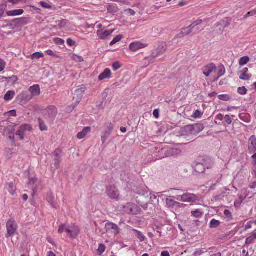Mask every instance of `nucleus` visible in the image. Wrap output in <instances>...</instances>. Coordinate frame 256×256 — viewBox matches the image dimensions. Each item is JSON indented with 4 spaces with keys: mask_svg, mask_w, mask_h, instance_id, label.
<instances>
[{
    "mask_svg": "<svg viewBox=\"0 0 256 256\" xmlns=\"http://www.w3.org/2000/svg\"><path fill=\"white\" fill-rule=\"evenodd\" d=\"M140 211V208L136 204L132 202L127 203L122 207V210L124 214L133 215L138 214Z\"/></svg>",
    "mask_w": 256,
    "mask_h": 256,
    "instance_id": "1",
    "label": "nucleus"
},
{
    "mask_svg": "<svg viewBox=\"0 0 256 256\" xmlns=\"http://www.w3.org/2000/svg\"><path fill=\"white\" fill-rule=\"evenodd\" d=\"M7 233L6 234V238H9L14 235L16 232L18 226L13 218L10 219L6 224Z\"/></svg>",
    "mask_w": 256,
    "mask_h": 256,
    "instance_id": "2",
    "label": "nucleus"
},
{
    "mask_svg": "<svg viewBox=\"0 0 256 256\" xmlns=\"http://www.w3.org/2000/svg\"><path fill=\"white\" fill-rule=\"evenodd\" d=\"M32 126L29 124H23L20 126L16 133V136H19L20 140H22L27 132H31Z\"/></svg>",
    "mask_w": 256,
    "mask_h": 256,
    "instance_id": "3",
    "label": "nucleus"
},
{
    "mask_svg": "<svg viewBox=\"0 0 256 256\" xmlns=\"http://www.w3.org/2000/svg\"><path fill=\"white\" fill-rule=\"evenodd\" d=\"M86 90V86L82 85L75 90L74 94V100L76 104H79L80 102L84 96Z\"/></svg>",
    "mask_w": 256,
    "mask_h": 256,
    "instance_id": "4",
    "label": "nucleus"
},
{
    "mask_svg": "<svg viewBox=\"0 0 256 256\" xmlns=\"http://www.w3.org/2000/svg\"><path fill=\"white\" fill-rule=\"evenodd\" d=\"M61 150L59 149L56 150L52 154V158L54 162L52 164V168L56 170L58 168L61 158Z\"/></svg>",
    "mask_w": 256,
    "mask_h": 256,
    "instance_id": "5",
    "label": "nucleus"
},
{
    "mask_svg": "<svg viewBox=\"0 0 256 256\" xmlns=\"http://www.w3.org/2000/svg\"><path fill=\"white\" fill-rule=\"evenodd\" d=\"M196 196L193 194L186 193L182 196H177L176 199L185 202H192L196 200Z\"/></svg>",
    "mask_w": 256,
    "mask_h": 256,
    "instance_id": "6",
    "label": "nucleus"
},
{
    "mask_svg": "<svg viewBox=\"0 0 256 256\" xmlns=\"http://www.w3.org/2000/svg\"><path fill=\"white\" fill-rule=\"evenodd\" d=\"M32 98L33 97L30 94H29L28 92H23L17 97L18 100L22 105L26 104L28 102L32 99Z\"/></svg>",
    "mask_w": 256,
    "mask_h": 256,
    "instance_id": "7",
    "label": "nucleus"
},
{
    "mask_svg": "<svg viewBox=\"0 0 256 256\" xmlns=\"http://www.w3.org/2000/svg\"><path fill=\"white\" fill-rule=\"evenodd\" d=\"M106 193L108 196L112 199L118 200L119 198V192L114 186H108Z\"/></svg>",
    "mask_w": 256,
    "mask_h": 256,
    "instance_id": "8",
    "label": "nucleus"
},
{
    "mask_svg": "<svg viewBox=\"0 0 256 256\" xmlns=\"http://www.w3.org/2000/svg\"><path fill=\"white\" fill-rule=\"evenodd\" d=\"M216 66L214 63H210L205 66L202 68L204 74L206 76H209L212 73L216 72Z\"/></svg>",
    "mask_w": 256,
    "mask_h": 256,
    "instance_id": "9",
    "label": "nucleus"
},
{
    "mask_svg": "<svg viewBox=\"0 0 256 256\" xmlns=\"http://www.w3.org/2000/svg\"><path fill=\"white\" fill-rule=\"evenodd\" d=\"M66 232L70 234L72 238H76L78 235L80 230L78 226L74 224H72L68 228H66Z\"/></svg>",
    "mask_w": 256,
    "mask_h": 256,
    "instance_id": "10",
    "label": "nucleus"
},
{
    "mask_svg": "<svg viewBox=\"0 0 256 256\" xmlns=\"http://www.w3.org/2000/svg\"><path fill=\"white\" fill-rule=\"evenodd\" d=\"M28 18L22 17L14 19L12 21L11 25L16 27H19L24 25H26L28 24Z\"/></svg>",
    "mask_w": 256,
    "mask_h": 256,
    "instance_id": "11",
    "label": "nucleus"
},
{
    "mask_svg": "<svg viewBox=\"0 0 256 256\" xmlns=\"http://www.w3.org/2000/svg\"><path fill=\"white\" fill-rule=\"evenodd\" d=\"M148 46V44H144L140 41H135L129 46L130 50L132 52H136Z\"/></svg>",
    "mask_w": 256,
    "mask_h": 256,
    "instance_id": "12",
    "label": "nucleus"
},
{
    "mask_svg": "<svg viewBox=\"0 0 256 256\" xmlns=\"http://www.w3.org/2000/svg\"><path fill=\"white\" fill-rule=\"evenodd\" d=\"M166 204L168 208H173L174 206L177 208H184L186 204L180 203L171 198L166 199Z\"/></svg>",
    "mask_w": 256,
    "mask_h": 256,
    "instance_id": "13",
    "label": "nucleus"
},
{
    "mask_svg": "<svg viewBox=\"0 0 256 256\" xmlns=\"http://www.w3.org/2000/svg\"><path fill=\"white\" fill-rule=\"evenodd\" d=\"M105 228L107 232H110L114 234H118L120 232V229L118 226L112 222L106 223Z\"/></svg>",
    "mask_w": 256,
    "mask_h": 256,
    "instance_id": "14",
    "label": "nucleus"
},
{
    "mask_svg": "<svg viewBox=\"0 0 256 256\" xmlns=\"http://www.w3.org/2000/svg\"><path fill=\"white\" fill-rule=\"evenodd\" d=\"M166 44L165 42L160 43L158 48L152 52L154 57H157L162 54L166 50Z\"/></svg>",
    "mask_w": 256,
    "mask_h": 256,
    "instance_id": "15",
    "label": "nucleus"
},
{
    "mask_svg": "<svg viewBox=\"0 0 256 256\" xmlns=\"http://www.w3.org/2000/svg\"><path fill=\"white\" fill-rule=\"evenodd\" d=\"M39 184V182L38 181V179L36 178L34 176H30L29 178V181L28 182V186L30 188H31L32 190L34 192V194H35L38 184Z\"/></svg>",
    "mask_w": 256,
    "mask_h": 256,
    "instance_id": "16",
    "label": "nucleus"
},
{
    "mask_svg": "<svg viewBox=\"0 0 256 256\" xmlns=\"http://www.w3.org/2000/svg\"><path fill=\"white\" fill-rule=\"evenodd\" d=\"M201 158L202 162L203 163L205 170L212 168L214 164V160L208 157H200Z\"/></svg>",
    "mask_w": 256,
    "mask_h": 256,
    "instance_id": "17",
    "label": "nucleus"
},
{
    "mask_svg": "<svg viewBox=\"0 0 256 256\" xmlns=\"http://www.w3.org/2000/svg\"><path fill=\"white\" fill-rule=\"evenodd\" d=\"M201 158H198L194 162V170L198 173H203L205 168L202 162H201Z\"/></svg>",
    "mask_w": 256,
    "mask_h": 256,
    "instance_id": "18",
    "label": "nucleus"
},
{
    "mask_svg": "<svg viewBox=\"0 0 256 256\" xmlns=\"http://www.w3.org/2000/svg\"><path fill=\"white\" fill-rule=\"evenodd\" d=\"M28 92L33 98L38 96L40 94V86L38 84H34L30 87Z\"/></svg>",
    "mask_w": 256,
    "mask_h": 256,
    "instance_id": "19",
    "label": "nucleus"
},
{
    "mask_svg": "<svg viewBox=\"0 0 256 256\" xmlns=\"http://www.w3.org/2000/svg\"><path fill=\"white\" fill-rule=\"evenodd\" d=\"M114 30H98L97 32V34L98 38L101 40H104L108 36L111 35L114 32Z\"/></svg>",
    "mask_w": 256,
    "mask_h": 256,
    "instance_id": "20",
    "label": "nucleus"
},
{
    "mask_svg": "<svg viewBox=\"0 0 256 256\" xmlns=\"http://www.w3.org/2000/svg\"><path fill=\"white\" fill-rule=\"evenodd\" d=\"M248 150L250 152H256V138L254 136H251L248 140Z\"/></svg>",
    "mask_w": 256,
    "mask_h": 256,
    "instance_id": "21",
    "label": "nucleus"
},
{
    "mask_svg": "<svg viewBox=\"0 0 256 256\" xmlns=\"http://www.w3.org/2000/svg\"><path fill=\"white\" fill-rule=\"evenodd\" d=\"M182 152L179 148H174L168 150L166 153V156H176L182 154Z\"/></svg>",
    "mask_w": 256,
    "mask_h": 256,
    "instance_id": "22",
    "label": "nucleus"
},
{
    "mask_svg": "<svg viewBox=\"0 0 256 256\" xmlns=\"http://www.w3.org/2000/svg\"><path fill=\"white\" fill-rule=\"evenodd\" d=\"M216 74L214 77V80H217L220 77L224 76L226 72V70L223 65H221L216 68Z\"/></svg>",
    "mask_w": 256,
    "mask_h": 256,
    "instance_id": "23",
    "label": "nucleus"
},
{
    "mask_svg": "<svg viewBox=\"0 0 256 256\" xmlns=\"http://www.w3.org/2000/svg\"><path fill=\"white\" fill-rule=\"evenodd\" d=\"M112 74L111 70L110 68H106L104 72L100 74L98 76V80H102L106 78H108Z\"/></svg>",
    "mask_w": 256,
    "mask_h": 256,
    "instance_id": "24",
    "label": "nucleus"
},
{
    "mask_svg": "<svg viewBox=\"0 0 256 256\" xmlns=\"http://www.w3.org/2000/svg\"><path fill=\"white\" fill-rule=\"evenodd\" d=\"M5 189L12 196H14L16 194V188L12 182H8L6 184Z\"/></svg>",
    "mask_w": 256,
    "mask_h": 256,
    "instance_id": "25",
    "label": "nucleus"
},
{
    "mask_svg": "<svg viewBox=\"0 0 256 256\" xmlns=\"http://www.w3.org/2000/svg\"><path fill=\"white\" fill-rule=\"evenodd\" d=\"M24 12V10L22 9L14 10H9L6 12V14L8 16H18L22 14Z\"/></svg>",
    "mask_w": 256,
    "mask_h": 256,
    "instance_id": "26",
    "label": "nucleus"
},
{
    "mask_svg": "<svg viewBox=\"0 0 256 256\" xmlns=\"http://www.w3.org/2000/svg\"><path fill=\"white\" fill-rule=\"evenodd\" d=\"M248 68H244L240 72V78L241 80H250V76L248 74Z\"/></svg>",
    "mask_w": 256,
    "mask_h": 256,
    "instance_id": "27",
    "label": "nucleus"
},
{
    "mask_svg": "<svg viewBox=\"0 0 256 256\" xmlns=\"http://www.w3.org/2000/svg\"><path fill=\"white\" fill-rule=\"evenodd\" d=\"M91 130L90 127L88 126L83 128L81 132H80L77 134V138L78 139H82L84 138L88 134Z\"/></svg>",
    "mask_w": 256,
    "mask_h": 256,
    "instance_id": "28",
    "label": "nucleus"
},
{
    "mask_svg": "<svg viewBox=\"0 0 256 256\" xmlns=\"http://www.w3.org/2000/svg\"><path fill=\"white\" fill-rule=\"evenodd\" d=\"M190 33V30H188L186 28H182L180 32L176 36V38H180L185 36L188 35Z\"/></svg>",
    "mask_w": 256,
    "mask_h": 256,
    "instance_id": "29",
    "label": "nucleus"
},
{
    "mask_svg": "<svg viewBox=\"0 0 256 256\" xmlns=\"http://www.w3.org/2000/svg\"><path fill=\"white\" fill-rule=\"evenodd\" d=\"M15 96V92L13 90L8 91L4 95V99L6 101L12 100Z\"/></svg>",
    "mask_w": 256,
    "mask_h": 256,
    "instance_id": "30",
    "label": "nucleus"
},
{
    "mask_svg": "<svg viewBox=\"0 0 256 256\" xmlns=\"http://www.w3.org/2000/svg\"><path fill=\"white\" fill-rule=\"evenodd\" d=\"M230 23V20L226 18L219 22V25L221 26L223 28L228 27Z\"/></svg>",
    "mask_w": 256,
    "mask_h": 256,
    "instance_id": "31",
    "label": "nucleus"
},
{
    "mask_svg": "<svg viewBox=\"0 0 256 256\" xmlns=\"http://www.w3.org/2000/svg\"><path fill=\"white\" fill-rule=\"evenodd\" d=\"M54 196L52 194H48L46 196V200L48 203L53 207L56 208L54 204Z\"/></svg>",
    "mask_w": 256,
    "mask_h": 256,
    "instance_id": "32",
    "label": "nucleus"
},
{
    "mask_svg": "<svg viewBox=\"0 0 256 256\" xmlns=\"http://www.w3.org/2000/svg\"><path fill=\"white\" fill-rule=\"evenodd\" d=\"M220 224V221L215 219H212L210 223V227L212 228H218Z\"/></svg>",
    "mask_w": 256,
    "mask_h": 256,
    "instance_id": "33",
    "label": "nucleus"
},
{
    "mask_svg": "<svg viewBox=\"0 0 256 256\" xmlns=\"http://www.w3.org/2000/svg\"><path fill=\"white\" fill-rule=\"evenodd\" d=\"M256 240V233H254L250 236L247 238L246 240V243L247 244H250Z\"/></svg>",
    "mask_w": 256,
    "mask_h": 256,
    "instance_id": "34",
    "label": "nucleus"
},
{
    "mask_svg": "<svg viewBox=\"0 0 256 256\" xmlns=\"http://www.w3.org/2000/svg\"><path fill=\"white\" fill-rule=\"evenodd\" d=\"M250 61V58L247 56H243L239 60V64L240 66H242L246 64Z\"/></svg>",
    "mask_w": 256,
    "mask_h": 256,
    "instance_id": "35",
    "label": "nucleus"
},
{
    "mask_svg": "<svg viewBox=\"0 0 256 256\" xmlns=\"http://www.w3.org/2000/svg\"><path fill=\"white\" fill-rule=\"evenodd\" d=\"M203 212L200 210H196L192 212V215L196 218H201L203 215Z\"/></svg>",
    "mask_w": 256,
    "mask_h": 256,
    "instance_id": "36",
    "label": "nucleus"
},
{
    "mask_svg": "<svg viewBox=\"0 0 256 256\" xmlns=\"http://www.w3.org/2000/svg\"><path fill=\"white\" fill-rule=\"evenodd\" d=\"M204 124H198L194 126V130L198 132H200L204 130Z\"/></svg>",
    "mask_w": 256,
    "mask_h": 256,
    "instance_id": "37",
    "label": "nucleus"
},
{
    "mask_svg": "<svg viewBox=\"0 0 256 256\" xmlns=\"http://www.w3.org/2000/svg\"><path fill=\"white\" fill-rule=\"evenodd\" d=\"M132 230L138 234V238L140 242H144L146 240V236L140 231L134 229H133Z\"/></svg>",
    "mask_w": 256,
    "mask_h": 256,
    "instance_id": "38",
    "label": "nucleus"
},
{
    "mask_svg": "<svg viewBox=\"0 0 256 256\" xmlns=\"http://www.w3.org/2000/svg\"><path fill=\"white\" fill-rule=\"evenodd\" d=\"M39 4L40 6L45 8L50 9L52 8V6L50 2L42 1L39 2Z\"/></svg>",
    "mask_w": 256,
    "mask_h": 256,
    "instance_id": "39",
    "label": "nucleus"
},
{
    "mask_svg": "<svg viewBox=\"0 0 256 256\" xmlns=\"http://www.w3.org/2000/svg\"><path fill=\"white\" fill-rule=\"evenodd\" d=\"M202 112L199 110H196L194 112L192 117L194 118H200L202 116Z\"/></svg>",
    "mask_w": 256,
    "mask_h": 256,
    "instance_id": "40",
    "label": "nucleus"
},
{
    "mask_svg": "<svg viewBox=\"0 0 256 256\" xmlns=\"http://www.w3.org/2000/svg\"><path fill=\"white\" fill-rule=\"evenodd\" d=\"M122 38V36L120 35H118L116 36L113 40L110 42V46H113L118 42H120Z\"/></svg>",
    "mask_w": 256,
    "mask_h": 256,
    "instance_id": "41",
    "label": "nucleus"
},
{
    "mask_svg": "<svg viewBox=\"0 0 256 256\" xmlns=\"http://www.w3.org/2000/svg\"><path fill=\"white\" fill-rule=\"evenodd\" d=\"M38 122H39V126H40V130L42 131H46V130H48V127L44 124V123L42 120H41L40 119L38 120Z\"/></svg>",
    "mask_w": 256,
    "mask_h": 256,
    "instance_id": "42",
    "label": "nucleus"
},
{
    "mask_svg": "<svg viewBox=\"0 0 256 256\" xmlns=\"http://www.w3.org/2000/svg\"><path fill=\"white\" fill-rule=\"evenodd\" d=\"M44 56V54L42 52H36L32 54V59L36 58L39 59L40 58H42Z\"/></svg>",
    "mask_w": 256,
    "mask_h": 256,
    "instance_id": "43",
    "label": "nucleus"
},
{
    "mask_svg": "<svg viewBox=\"0 0 256 256\" xmlns=\"http://www.w3.org/2000/svg\"><path fill=\"white\" fill-rule=\"evenodd\" d=\"M247 92L246 88L244 86L238 88V93L242 95L246 94Z\"/></svg>",
    "mask_w": 256,
    "mask_h": 256,
    "instance_id": "44",
    "label": "nucleus"
},
{
    "mask_svg": "<svg viewBox=\"0 0 256 256\" xmlns=\"http://www.w3.org/2000/svg\"><path fill=\"white\" fill-rule=\"evenodd\" d=\"M106 246L104 244H100L98 250V252L100 254H102L105 251Z\"/></svg>",
    "mask_w": 256,
    "mask_h": 256,
    "instance_id": "45",
    "label": "nucleus"
},
{
    "mask_svg": "<svg viewBox=\"0 0 256 256\" xmlns=\"http://www.w3.org/2000/svg\"><path fill=\"white\" fill-rule=\"evenodd\" d=\"M256 15V8L250 12H248L244 16V18H246L248 17Z\"/></svg>",
    "mask_w": 256,
    "mask_h": 256,
    "instance_id": "46",
    "label": "nucleus"
},
{
    "mask_svg": "<svg viewBox=\"0 0 256 256\" xmlns=\"http://www.w3.org/2000/svg\"><path fill=\"white\" fill-rule=\"evenodd\" d=\"M54 43L56 44L62 45L64 43V40L62 38H56L54 39Z\"/></svg>",
    "mask_w": 256,
    "mask_h": 256,
    "instance_id": "47",
    "label": "nucleus"
},
{
    "mask_svg": "<svg viewBox=\"0 0 256 256\" xmlns=\"http://www.w3.org/2000/svg\"><path fill=\"white\" fill-rule=\"evenodd\" d=\"M6 62L0 58V72L4 70L6 68Z\"/></svg>",
    "mask_w": 256,
    "mask_h": 256,
    "instance_id": "48",
    "label": "nucleus"
},
{
    "mask_svg": "<svg viewBox=\"0 0 256 256\" xmlns=\"http://www.w3.org/2000/svg\"><path fill=\"white\" fill-rule=\"evenodd\" d=\"M68 24V22L66 20H62L59 22L58 23V26L60 28H62L66 26V24Z\"/></svg>",
    "mask_w": 256,
    "mask_h": 256,
    "instance_id": "49",
    "label": "nucleus"
},
{
    "mask_svg": "<svg viewBox=\"0 0 256 256\" xmlns=\"http://www.w3.org/2000/svg\"><path fill=\"white\" fill-rule=\"evenodd\" d=\"M66 228H68L66 224H61L58 228V232L59 234H62L64 232H66Z\"/></svg>",
    "mask_w": 256,
    "mask_h": 256,
    "instance_id": "50",
    "label": "nucleus"
},
{
    "mask_svg": "<svg viewBox=\"0 0 256 256\" xmlns=\"http://www.w3.org/2000/svg\"><path fill=\"white\" fill-rule=\"evenodd\" d=\"M106 128H107V130L106 131V133L108 134V135H110V132H112V130H113V125L111 123L108 124Z\"/></svg>",
    "mask_w": 256,
    "mask_h": 256,
    "instance_id": "51",
    "label": "nucleus"
},
{
    "mask_svg": "<svg viewBox=\"0 0 256 256\" xmlns=\"http://www.w3.org/2000/svg\"><path fill=\"white\" fill-rule=\"evenodd\" d=\"M121 67V64L118 62H115L112 64V68L114 71L117 70Z\"/></svg>",
    "mask_w": 256,
    "mask_h": 256,
    "instance_id": "52",
    "label": "nucleus"
},
{
    "mask_svg": "<svg viewBox=\"0 0 256 256\" xmlns=\"http://www.w3.org/2000/svg\"><path fill=\"white\" fill-rule=\"evenodd\" d=\"M224 120L228 124H230L232 122V119L231 118L230 116L227 114L224 116Z\"/></svg>",
    "mask_w": 256,
    "mask_h": 256,
    "instance_id": "53",
    "label": "nucleus"
},
{
    "mask_svg": "<svg viewBox=\"0 0 256 256\" xmlns=\"http://www.w3.org/2000/svg\"><path fill=\"white\" fill-rule=\"evenodd\" d=\"M220 100H229V96L226 94H220L218 96Z\"/></svg>",
    "mask_w": 256,
    "mask_h": 256,
    "instance_id": "54",
    "label": "nucleus"
},
{
    "mask_svg": "<svg viewBox=\"0 0 256 256\" xmlns=\"http://www.w3.org/2000/svg\"><path fill=\"white\" fill-rule=\"evenodd\" d=\"M224 214L228 218H232V214L230 210H225L224 212Z\"/></svg>",
    "mask_w": 256,
    "mask_h": 256,
    "instance_id": "55",
    "label": "nucleus"
},
{
    "mask_svg": "<svg viewBox=\"0 0 256 256\" xmlns=\"http://www.w3.org/2000/svg\"><path fill=\"white\" fill-rule=\"evenodd\" d=\"M46 54L48 56H52L54 57H58L56 54L51 50H48L46 51Z\"/></svg>",
    "mask_w": 256,
    "mask_h": 256,
    "instance_id": "56",
    "label": "nucleus"
},
{
    "mask_svg": "<svg viewBox=\"0 0 256 256\" xmlns=\"http://www.w3.org/2000/svg\"><path fill=\"white\" fill-rule=\"evenodd\" d=\"M67 44L68 46H72L75 45L76 42L74 41L72 38H68L67 40Z\"/></svg>",
    "mask_w": 256,
    "mask_h": 256,
    "instance_id": "57",
    "label": "nucleus"
},
{
    "mask_svg": "<svg viewBox=\"0 0 256 256\" xmlns=\"http://www.w3.org/2000/svg\"><path fill=\"white\" fill-rule=\"evenodd\" d=\"M48 109L52 111V112L54 116H55L56 114H57V110L56 109L54 106H50Z\"/></svg>",
    "mask_w": 256,
    "mask_h": 256,
    "instance_id": "58",
    "label": "nucleus"
},
{
    "mask_svg": "<svg viewBox=\"0 0 256 256\" xmlns=\"http://www.w3.org/2000/svg\"><path fill=\"white\" fill-rule=\"evenodd\" d=\"M240 198V202H238V200H236L234 202V206L236 207L240 206V204H242V201L244 200V199L241 198Z\"/></svg>",
    "mask_w": 256,
    "mask_h": 256,
    "instance_id": "59",
    "label": "nucleus"
},
{
    "mask_svg": "<svg viewBox=\"0 0 256 256\" xmlns=\"http://www.w3.org/2000/svg\"><path fill=\"white\" fill-rule=\"evenodd\" d=\"M202 22V20H198L194 22H192V24H193V26H196L200 24Z\"/></svg>",
    "mask_w": 256,
    "mask_h": 256,
    "instance_id": "60",
    "label": "nucleus"
},
{
    "mask_svg": "<svg viewBox=\"0 0 256 256\" xmlns=\"http://www.w3.org/2000/svg\"><path fill=\"white\" fill-rule=\"evenodd\" d=\"M8 114L12 116H16V112L15 110H12L8 112Z\"/></svg>",
    "mask_w": 256,
    "mask_h": 256,
    "instance_id": "61",
    "label": "nucleus"
},
{
    "mask_svg": "<svg viewBox=\"0 0 256 256\" xmlns=\"http://www.w3.org/2000/svg\"><path fill=\"white\" fill-rule=\"evenodd\" d=\"M110 135H108V134L106 132V134L104 136H102V140L103 143H104L107 140L109 136Z\"/></svg>",
    "mask_w": 256,
    "mask_h": 256,
    "instance_id": "62",
    "label": "nucleus"
},
{
    "mask_svg": "<svg viewBox=\"0 0 256 256\" xmlns=\"http://www.w3.org/2000/svg\"><path fill=\"white\" fill-rule=\"evenodd\" d=\"M253 153L254 154L252 156V160L254 165H256V152Z\"/></svg>",
    "mask_w": 256,
    "mask_h": 256,
    "instance_id": "63",
    "label": "nucleus"
},
{
    "mask_svg": "<svg viewBox=\"0 0 256 256\" xmlns=\"http://www.w3.org/2000/svg\"><path fill=\"white\" fill-rule=\"evenodd\" d=\"M160 256H170V254L168 251L166 250L162 252Z\"/></svg>",
    "mask_w": 256,
    "mask_h": 256,
    "instance_id": "64",
    "label": "nucleus"
}]
</instances>
